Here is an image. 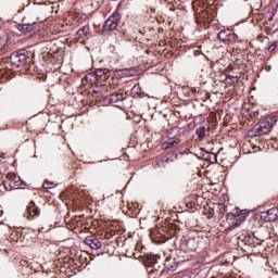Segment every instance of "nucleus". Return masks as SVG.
Returning a JSON list of instances; mask_svg holds the SVG:
<instances>
[{
  "label": "nucleus",
  "instance_id": "obj_1",
  "mask_svg": "<svg viewBox=\"0 0 278 278\" xmlns=\"http://www.w3.org/2000/svg\"><path fill=\"white\" fill-rule=\"evenodd\" d=\"M3 186L8 192L12 190H21L25 188V182L14 173H9L3 180Z\"/></svg>",
  "mask_w": 278,
  "mask_h": 278
},
{
  "label": "nucleus",
  "instance_id": "obj_2",
  "mask_svg": "<svg viewBox=\"0 0 278 278\" xmlns=\"http://www.w3.org/2000/svg\"><path fill=\"white\" fill-rule=\"evenodd\" d=\"M228 224L230 225L227 228V231H232V229H236L237 227H240L245 220H247V213L244 211H232L231 213H228L226 216Z\"/></svg>",
  "mask_w": 278,
  "mask_h": 278
},
{
  "label": "nucleus",
  "instance_id": "obj_3",
  "mask_svg": "<svg viewBox=\"0 0 278 278\" xmlns=\"http://www.w3.org/2000/svg\"><path fill=\"white\" fill-rule=\"evenodd\" d=\"M27 52L25 50H17L15 52H13L10 56L11 60V64H13V66H25L27 64Z\"/></svg>",
  "mask_w": 278,
  "mask_h": 278
},
{
  "label": "nucleus",
  "instance_id": "obj_4",
  "mask_svg": "<svg viewBox=\"0 0 278 278\" xmlns=\"http://www.w3.org/2000/svg\"><path fill=\"white\" fill-rule=\"evenodd\" d=\"M273 126L268 122H261L254 128H252L248 135L253 138V136H264L266 134H270Z\"/></svg>",
  "mask_w": 278,
  "mask_h": 278
},
{
  "label": "nucleus",
  "instance_id": "obj_5",
  "mask_svg": "<svg viewBox=\"0 0 278 278\" xmlns=\"http://www.w3.org/2000/svg\"><path fill=\"white\" fill-rule=\"evenodd\" d=\"M118 21H121V15L118 13H113L104 23V31H114L118 27Z\"/></svg>",
  "mask_w": 278,
  "mask_h": 278
},
{
  "label": "nucleus",
  "instance_id": "obj_6",
  "mask_svg": "<svg viewBox=\"0 0 278 278\" xmlns=\"http://www.w3.org/2000/svg\"><path fill=\"white\" fill-rule=\"evenodd\" d=\"M38 216H40V207L36 202L30 201L26 207V217L28 220H34V218H38Z\"/></svg>",
  "mask_w": 278,
  "mask_h": 278
},
{
  "label": "nucleus",
  "instance_id": "obj_7",
  "mask_svg": "<svg viewBox=\"0 0 278 278\" xmlns=\"http://www.w3.org/2000/svg\"><path fill=\"white\" fill-rule=\"evenodd\" d=\"M261 218L266 223H275V220H278V206L261 212Z\"/></svg>",
  "mask_w": 278,
  "mask_h": 278
},
{
  "label": "nucleus",
  "instance_id": "obj_8",
  "mask_svg": "<svg viewBox=\"0 0 278 278\" xmlns=\"http://www.w3.org/2000/svg\"><path fill=\"white\" fill-rule=\"evenodd\" d=\"M85 244H87V247H89L90 249H93L94 251L103 247V243H101V241H99V239L96 236L86 237Z\"/></svg>",
  "mask_w": 278,
  "mask_h": 278
},
{
  "label": "nucleus",
  "instance_id": "obj_9",
  "mask_svg": "<svg viewBox=\"0 0 278 278\" xmlns=\"http://www.w3.org/2000/svg\"><path fill=\"white\" fill-rule=\"evenodd\" d=\"M17 29H18V31H22V34H29L30 31H34V25H31V24H18Z\"/></svg>",
  "mask_w": 278,
  "mask_h": 278
},
{
  "label": "nucleus",
  "instance_id": "obj_10",
  "mask_svg": "<svg viewBox=\"0 0 278 278\" xmlns=\"http://www.w3.org/2000/svg\"><path fill=\"white\" fill-rule=\"evenodd\" d=\"M229 36H231L230 30H220L217 35L218 40H222V42H227L229 40Z\"/></svg>",
  "mask_w": 278,
  "mask_h": 278
},
{
  "label": "nucleus",
  "instance_id": "obj_11",
  "mask_svg": "<svg viewBox=\"0 0 278 278\" xmlns=\"http://www.w3.org/2000/svg\"><path fill=\"white\" fill-rule=\"evenodd\" d=\"M125 97L123 96V93H112L109 97V101L110 103H119V101H124Z\"/></svg>",
  "mask_w": 278,
  "mask_h": 278
},
{
  "label": "nucleus",
  "instance_id": "obj_12",
  "mask_svg": "<svg viewBox=\"0 0 278 278\" xmlns=\"http://www.w3.org/2000/svg\"><path fill=\"white\" fill-rule=\"evenodd\" d=\"M88 31H90V27L88 25L83 26L80 29H78L77 36L79 38H86V36H88Z\"/></svg>",
  "mask_w": 278,
  "mask_h": 278
},
{
  "label": "nucleus",
  "instance_id": "obj_13",
  "mask_svg": "<svg viewBox=\"0 0 278 278\" xmlns=\"http://www.w3.org/2000/svg\"><path fill=\"white\" fill-rule=\"evenodd\" d=\"M144 262L146 266H149L151 268L152 266H155V264H157V258L155 256H148Z\"/></svg>",
  "mask_w": 278,
  "mask_h": 278
},
{
  "label": "nucleus",
  "instance_id": "obj_14",
  "mask_svg": "<svg viewBox=\"0 0 278 278\" xmlns=\"http://www.w3.org/2000/svg\"><path fill=\"white\" fill-rule=\"evenodd\" d=\"M195 134L200 140H203V138H205V126L197 128Z\"/></svg>",
  "mask_w": 278,
  "mask_h": 278
},
{
  "label": "nucleus",
  "instance_id": "obj_15",
  "mask_svg": "<svg viewBox=\"0 0 278 278\" xmlns=\"http://www.w3.org/2000/svg\"><path fill=\"white\" fill-rule=\"evenodd\" d=\"M177 144H179V139H177V140H169L167 142L166 149H173V147H177Z\"/></svg>",
  "mask_w": 278,
  "mask_h": 278
},
{
  "label": "nucleus",
  "instance_id": "obj_16",
  "mask_svg": "<svg viewBox=\"0 0 278 278\" xmlns=\"http://www.w3.org/2000/svg\"><path fill=\"white\" fill-rule=\"evenodd\" d=\"M94 75L96 77H103L105 75V70H97Z\"/></svg>",
  "mask_w": 278,
  "mask_h": 278
},
{
  "label": "nucleus",
  "instance_id": "obj_17",
  "mask_svg": "<svg viewBox=\"0 0 278 278\" xmlns=\"http://www.w3.org/2000/svg\"><path fill=\"white\" fill-rule=\"evenodd\" d=\"M53 186H54L53 182H50V181H47V180L43 182V188L46 190H49V189L53 188Z\"/></svg>",
  "mask_w": 278,
  "mask_h": 278
},
{
  "label": "nucleus",
  "instance_id": "obj_18",
  "mask_svg": "<svg viewBox=\"0 0 278 278\" xmlns=\"http://www.w3.org/2000/svg\"><path fill=\"white\" fill-rule=\"evenodd\" d=\"M275 49H277V41H274V42L268 47V51H275Z\"/></svg>",
  "mask_w": 278,
  "mask_h": 278
},
{
  "label": "nucleus",
  "instance_id": "obj_19",
  "mask_svg": "<svg viewBox=\"0 0 278 278\" xmlns=\"http://www.w3.org/2000/svg\"><path fill=\"white\" fill-rule=\"evenodd\" d=\"M175 268H177V266H172L170 268H168V270H170L172 273L175 271Z\"/></svg>",
  "mask_w": 278,
  "mask_h": 278
},
{
  "label": "nucleus",
  "instance_id": "obj_20",
  "mask_svg": "<svg viewBox=\"0 0 278 278\" xmlns=\"http://www.w3.org/2000/svg\"><path fill=\"white\" fill-rule=\"evenodd\" d=\"M135 73L128 74V76L134 77Z\"/></svg>",
  "mask_w": 278,
  "mask_h": 278
},
{
  "label": "nucleus",
  "instance_id": "obj_21",
  "mask_svg": "<svg viewBox=\"0 0 278 278\" xmlns=\"http://www.w3.org/2000/svg\"><path fill=\"white\" fill-rule=\"evenodd\" d=\"M213 157H216V154L212 153Z\"/></svg>",
  "mask_w": 278,
  "mask_h": 278
},
{
  "label": "nucleus",
  "instance_id": "obj_22",
  "mask_svg": "<svg viewBox=\"0 0 278 278\" xmlns=\"http://www.w3.org/2000/svg\"><path fill=\"white\" fill-rule=\"evenodd\" d=\"M208 23H210V21H212V20H206Z\"/></svg>",
  "mask_w": 278,
  "mask_h": 278
},
{
  "label": "nucleus",
  "instance_id": "obj_23",
  "mask_svg": "<svg viewBox=\"0 0 278 278\" xmlns=\"http://www.w3.org/2000/svg\"><path fill=\"white\" fill-rule=\"evenodd\" d=\"M165 1H170V0H165Z\"/></svg>",
  "mask_w": 278,
  "mask_h": 278
}]
</instances>
